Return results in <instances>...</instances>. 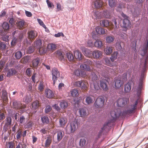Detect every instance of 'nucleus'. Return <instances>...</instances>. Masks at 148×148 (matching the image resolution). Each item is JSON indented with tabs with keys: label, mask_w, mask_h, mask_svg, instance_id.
Wrapping results in <instances>:
<instances>
[{
	"label": "nucleus",
	"mask_w": 148,
	"mask_h": 148,
	"mask_svg": "<svg viewBox=\"0 0 148 148\" xmlns=\"http://www.w3.org/2000/svg\"><path fill=\"white\" fill-rule=\"evenodd\" d=\"M92 54L94 58L100 59L102 57V52L99 50H96L92 52Z\"/></svg>",
	"instance_id": "obj_12"
},
{
	"label": "nucleus",
	"mask_w": 148,
	"mask_h": 148,
	"mask_svg": "<svg viewBox=\"0 0 148 148\" xmlns=\"http://www.w3.org/2000/svg\"><path fill=\"white\" fill-rule=\"evenodd\" d=\"M89 78L93 80H95L97 79V77L94 72H92L89 76Z\"/></svg>",
	"instance_id": "obj_48"
},
{
	"label": "nucleus",
	"mask_w": 148,
	"mask_h": 148,
	"mask_svg": "<svg viewBox=\"0 0 148 148\" xmlns=\"http://www.w3.org/2000/svg\"><path fill=\"white\" fill-rule=\"evenodd\" d=\"M57 140L58 142L60 141L62 139L64 136V133L61 131L57 132Z\"/></svg>",
	"instance_id": "obj_28"
},
{
	"label": "nucleus",
	"mask_w": 148,
	"mask_h": 148,
	"mask_svg": "<svg viewBox=\"0 0 148 148\" xmlns=\"http://www.w3.org/2000/svg\"><path fill=\"white\" fill-rule=\"evenodd\" d=\"M129 99L127 98H120L117 101V104L119 107H122L127 104Z\"/></svg>",
	"instance_id": "obj_9"
},
{
	"label": "nucleus",
	"mask_w": 148,
	"mask_h": 148,
	"mask_svg": "<svg viewBox=\"0 0 148 148\" xmlns=\"http://www.w3.org/2000/svg\"><path fill=\"white\" fill-rule=\"evenodd\" d=\"M118 52L117 51L114 52L110 58V59L112 62H113L117 58Z\"/></svg>",
	"instance_id": "obj_39"
},
{
	"label": "nucleus",
	"mask_w": 148,
	"mask_h": 148,
	"mask_svg": "<svg viewBox=\"0 0 148 148\" xmlns=\"http://www.w3.org/2000/svg\"><path fill=\"white\" fill-rule=\"evenodd\" d=\"M115 38L113 36H108L106 37V42L107 43H111L114 41Z\"/></svg>",
	"instance_id": "obj_24"
},
{
	"label": "nucleus",
	"mask_w": 148,
	"mask_h": 148,
	"mask_svg": "<svg viewBox=\"0 0 148 148\" xmlns=\"http://www.w3.org/2000/svg\"><path fill=\"white\" fill-rule=\"evenodd\" d=\"M27 35L28 39L32 41L37 37L38 33L35 31L31 30L27 32Z\"/></svg>",
	"instance_id": "obj_7"
},
{
	"label": "nucleus",
	"mask_w": 148,
	"mask_h": 148,
	"mask_svg": "<svg viewBox=\"0 0 148 148\" xmlns=\"http://www.w3.org/2000/svg\"><path fill=\"white\" fill-rule=\"evenodd\" d=\"M56 56L60 60H62L64 58V53L62 51L58 50L56 52Z\"/></svg>",
	"instance_id": "obj_23"
},
{
	"label": "nucleus",
	"mask_w": 148,
	"mask_h": 148,
	"mask_svg": "<svg viewBox=\"0 0 148 148\" xmlns=\"http://www.w3.org/2000/svg\"><path fill=\"white\" fill-rule=\"evenodd\" d=\"M34 50V47L33 46H31L27 49V52L28 53L31 54L33 53Z\"/></svg>",
	"instance_id": "obj_50"
},
{
	"label": "nucleus",
	"mask_w": 148,
	"mask_h": 148,
	"mask_svg": "<svg viewBox=\"0 0 148 148\" xmlns=\"http://www.w3.org/2000/svg\"><path fill=\"white\" fill-rule=\"evenodd\" d=\"M131 83L129 82L125 85L124 90L125 92H129L131 90Z\"/></svg>",
	"instance_id": "obj_37"
},
{
	"label": "nucleus",
	"mask_w": 148,
	"mask_h": 148,
	"mask_svg": "<svg viewBox=\"0 0 148 148\" xmlns=\"http://www.w3.org/2000/svg\"><path fill=\"white\" fill-rule=\"evenodd\" d=\"M17 73L16 71L14 69H8L7 72L6 76L8 77L14 75Z\"/></svg>",
	"instance_id": "obj_21"
},
{
	"label": "nucleus",
	"mask_w": 148,
	"mask_h": 148,
	"mask_svg": "<svg viewBox=\"0 0 148 148\" xmlns=\"http://www.w3.org/2000/svg\"><path fill=\"white\" fill-rule=\"evenodd\" d=\"M42 46L41 40L40 39H36L34 41V47L37 48H39Z\"/></svg>",
	"instance_id": "obj_26"
},
{
	"label": "nucleus",
	"mask_w": 148,
	"mask_h": 148,
	"mask_svg": "<svg viewBox=\"0 0 148 148\" xmlns=\"http://www.w3.org/2000/svg\"><path fill=\"white\" fill-rule=\"evenodd\" d=\"M121 111L119 109H115L111 112V115L113 119L109 120L108 122L105 123L103 127L100 130L98 134V137L99 138L104 132L107 131L109 127H111L113 124L114 120L119 118L121 115Z\"/></svg>",
	"instance_id": "obj_1"
},
{
	"label": "nucleus",
	"mask_w": 148,
	"mask_h": 148,
	"mask_svg": "<svg viewBox=\"0 0 148 148\" xmlns=\"http://www.w3.org/2000/svg\"><path fill=\"white\" fill-rule=\"evenodd\" d=\"M79 112L80 116L81 117H84L87 115L86 109L81 108L79 110Z\"/></svg>",
	"instance_id": "obj_32"
},
{
	"label": "nucleus",
	"mask_w": 148,
	"mask_h": 148,
	"mask_svg": "<svg viewBox=\"0 0 148 148\" xmlns=\"http://www.w3.org/2000/svg\"><path fill=\"white\" fill-rule=\"evenodd\" d=\"M103 13L96 11L93 12L92 15V18L94 19H97L101 18L103 17L108 18L110 16V12L107 10H105L103 11Z\"/></svg>",
	"instance_id": "obj_2"
},
{
	"label": "nucleus",
	"mask_w": 148,
	"mask_h": 148,
	"mask_svg": "<svg viewBox=\"0 0 148 148\" xmlns=\"http://www.w3.org/2000/svg\"><path fill=\"white\" fill-rule=\"evenodd\" d=\"M115 87L116 88H120L123 84V82L121 79L118 78L115 79Z\"/></svg>",
	"instance_id": "obj_20"
},
{
	"label": "nucleus",
	"mask_w": 148,
	"mask_h": 148,
	"mask_svg": "<svg viewBox=\"0 0 148 148\" xmlns=\"http://www.w3.org/2000/svg\"><path fill=\"white\" fill-rule=\"evenodd\" d=\"M77 124L75 121H74L71 123L70 125V129L71 132H74L76 129Z\"/></svg>",
	"instance_id": "obj_31"
},
{
	"label": "nucleus",
	"mask_w": 148,
	"mask_h": 148,
	"mask_svg": "<svg viewBox=\"0 0 148 148\" xmlns=\"http://www.w3.org/2000/svg\"><path fill=\"white\" fill-rule=\"evenodd\" d=\"M148 68V62L147 60H145L144 64L143 67V72H146Z\"/></svg>",
	"instance_id": "obj_56"
},
{
	"label": "nucleus",
	"mask_w": 148,
	"mask_h": 148,
	"mask_svg": "<svg viewBox=\"0 0 148 148\" xmlns=\"http://www.w3.org/2000/svg\"><path fill=\"white\" fill-rule=\"evenodd\" d=\"M41 120L44 124H48L49 122V119L48 117L44 116L41 117Z\"/></svg>",
	"instance_id": "obj_44"
},
{
	"label": "nucleus",
	"mask_w": 148,
	"mask_h": 148,
	"mask_svg": "<svg viewBox=\"0 0 148 148\" xmlns=\"http://www.w3.org/2000/svg\"><path fill=\"white\" fill-rule=\"evenodd\" d=\"M112 47L109 46H107L104 50V52L107 55H110L112 52Z\"/></svg>",
	"instance_id": "obj_27"
},
{
	"label": "nucleus",
	"mask_w": 148,
	"mask_h": 148,
	"mask_svg": "<svg viewBox=\"0 0 148 148\" xmlns=\"http://www.w3.org/2000/svg\"><path fill=\"white\" fill-rule=\"evenodd\" d=\"M6 123L3 126V128L6 131L8 129V126L11 124L12 119L10 116L7 117L5 119Z\"/></svg>",
	"instance_id": "obj_17"
},
{
	"label": "nucleus",
	"mask_w": 148,
	"mask_h": 148,
	"mask_svg": "<svg viewBox=\"0 0 148 148\" xmlns=\"http://www.w3.org/2000/svg\"><path fill=\"white\" fill-rule=\"evenodd\" d=\"M143 81H139L138 88V92H140L143 89Z\"/></svg>",
	"instance_id": "obj_51"
},
{
	"label": "nucleus",
	"mask_w": 148,
	"mask_h": 148,
	"mask_svg": "<svg viewBox=\"0 0 148 148\" xmlns=\"http://www.w3.org/2000/svg\"><path fill=\"white\" fill-rule=\"evenodd\" d=\"M28 57L26 56L23 57L21 59V62L23 64H25L28 62Z\"/></svg>",
	"instance_id": "obj_63"
},
{
	"label": "nucleus",
	"mask_w": 148,
	"mask_h": 148,
	"mask_svg": "<svg viewBox=\"0 0 148 148\" xmlns=\"http://www.w3.org/2000/svg\"><path fill=\"white\" fill-rule=\"evenodd\" d=\"M56 46L55 44L51 43L49 44L47 47L48 52L50 51L51 53L54 51L56 49Z\"/></svg>",
	"instance_id": "obj_16"
},
{
	"label": "nucleus",
	"mask_w": 148,
	"mask_h": 148,
	"mask_svg": "<svg viewBox=\"0 0 148 148\" xmlns=\"http://www.w3.org/2000/svg\"><path fill=\"white\" fill-rule=\"evenodd\" d=\"M38 49H39V52L40 55L44 54L46 52H48L47 48H46L45 46H41Z\"/></svg>",
	"instance_id": "obj_33"
},
{
	"label": "nucleus",
	"mask_w": 148,
	"mask_h": 148,
	"mask_svg": "<svg viewBox=\"0 0 148 148\" xmlns=\"http://www.w3.org/2000/svg\"><path fill=\"white\" fill-rule=\"evenodd\" d=\"M75 85L76 86L80 87L83 91H86L88 89V84L84 80L78 81L75 82Z\"/></svg>",
	"instance_id": "obj_4"
},
{
	"label": "nucleus",
	"mask_w": 148,
	"mask_h": 148,
	"mask_svg": "<svg viewBox=\"0 0 148 148\" xmlns=\"http://www.w3.org/2000/svg\"><path fill=\"white\" fill-rule=\"evenodd\" d=\"M6 146L7 148H15V143L13 141L6 142Z\"/></svg>",
	"instance_id": "obj_41"
},
{
	"label": "nucleus",
	"mask_w": 148,
	"mask_h": 148,
	"mask_svg": "<svg viewBox=\"0 0 148 148\" xmlns=\"http://www.w3.org/2000/svg\"><path fill=\"white\" fill-rule=\"evenodd\" d=\"M108 4L111 8L115 7L117 3L116 0H108Z\"/></svg>",
	"instance_id": "obj_35"
},
{
	"label": "nucleus",
	"mask_w": 148,
	"mask_h": 148,
	"mask_svg": "<svg viewBox=\"0 0 148 148\" xmlns=\"http://www.w3.org/2000/svg\"><path fill=\"white\" fill-rule=\"evenodd\" d=\"M40 61V60L38 58L34 59L32 61L33 67L34 68L38 66Z\"/></svg>",
	"instance_id": "obj_36"
},
{
	"label": "nucleus",
	"mask_w": 148,
	"mask_h": 148,
	"mask_svg": "<svg viewBox=\"0 0 148 148\" xmlns=\"http://www.w3.org/2000/svg\"><path fill=\"white\" fill-rule=\"evenodd\" d=\"M85 50L84 52V55L87 57H90L92 53V51L87 49H85Z\"/></svg>",
	"instance_id": "obj_45"
},
{
	"label": "nucleus",
	"mask_w": 148,
	"mask_h": 148,
	"mask_svg": "<svg viewBox=\"0 0 148 148\" xmlns=\"http://www.w3.org/2000/svg\"><path fill=\"white\" fill-rule=\"evenodd\" d=\"M100 70H98V73L103 77L108 78L109 77V73L111 71V69L108 67L101 66Z\"/></svg>",
	"instance_id": "obj_3"
},
{
	"label": "nucleus",
	"mask_w": 148,
	"mask_h": 148,
	"mask_svg": "<svg viewBox=\"0 0 148 148\" xmlns=\"http://www.w3.org/2000/svg\"><path fill=\"white\" fill-rule=\"evenodd\" d=\"M52 110V108L49 105H48L46 106L45 110V112L46 113H48L50 112Z\"/></svg>",
	"instance_id": "obj_62"
},
{
	"label": "nucleus",
	"mask_w": 148,
	"mask_h": 148,
	"mask_svg": "<svg viewBox=\"0 0 148 148\" xmlns=\"http://www.w3.org/2000/svg\"><path fill=\"white\" fill-rule=\"evenodd\" d=\"M103 3L102 0H96L93 2V5L95 8L99 9L102 7Z\"/></svg>",
	"instance_id": "obj_15"
},
{
	"label": "nucleus",
	"mask_w": 148,
	"mask_h": 148,
	"mask_svg": "<svg viewBox=\"0 0 148 148\" xmlns=\"http://www.w3.org/2000/svg\"><path fill=\"white\" fill-rule=\"evenodd\" d=\"M44 86L43 83L42 82H40L38 86V90L40 92H42L43 91L44 88Z\"/></svg>",
	"instance_id": "obj_59"
},
{
	"label": "nucleus",
	"mask_w": 148,
	"mask_h": 148,
	"mask_svg": "<svg viewBox=\"0 0 148 148\" xmlns=\"http://www.w3.org/2000/svg\"><path fill=\"white\" fill-rule=\"evenodd\" d=\"M59 124L60 127H64L67 122V120L66 118H61L59 119Z\"/></svg>",
	"instance_id": "obj_30"
},
{
	"label": "nucleus",
	"mask_w": 148,
	"mask_h": 148,
	"mask_svg": "<svg viewBox=\"0 0 148 148\" xmlns=\"http://www.w3.org/2000/svg\"><path fill=\"white\" fill-rule=\"evenodd\" d=\"M45 96L48 98L58 99L54 95V93H45Z\"/></svg>",
	"instance_id": "obj_43"
},
{
	"label": "nucleus",
	"mask_w": 148,
	"mask_h": 148,
	"mask_svg": "<svg viewBox=\"0 0 148 148\" xmlns=\"http://www.w3.org/2000/svg\"><path fill=\"white\" fill-rule=\"evenodd\" d=\"M60 108L62 109L66 108L68 106V103L64 100H62L59 104Z\"/></svg>",
	"instance_id": "obj_34"
},
{
	"label": "nucleus",
	"mask_w": 148,
	"mask_h": 148,
	"mask_svg": "<svg viewBox=\"0 0 148 148\" xmlns=\"http://www.w3.org/2000/svg\"><path fill=\"white\" fill-rule=\"evenodd\" d=\"M52 79L53 81V84H55V81L57 79V78L60 77V73L56 68H53L52 71Z\"/></svg>",
	"instance_id": "obj_8"
},
{
	"label": "nucleus",
	"mask_w": 148,
	"mask_h": 148,
	"mask_svg": "<svg viewBox=\"0 0 148 148\" xmlns=\"http://www.w3.org/2000/svg\"><path fill=\"white\" fill-rule=\"evenodd\" d=\"M94 46L98 48H101L103 46V44L101 41L97 39L95 42Z\"/></svg>",
	"instance_id": "obj_29"
},
{
	"label": "nucleus",
	"mask_w": 148,
	"mask_h": 148,
	"mask_svg": "<svg viewBox=\"0 0 148 148\" xmlns=\"http://www.w3.org/2000/svg\"><path fill=\"white\" fill-rule=\"evenodd\" d=\"M13 105L14 108L17 109L24 108L26 107L25 105H24L23 106L20 103L15 101L13 102Z\"/></svg>",
	"instance_id": "obj_19"
},
{
	"label": "nucleus",
	"mask_w": 148,
	"mask_h": 148,
	"mask_svg": "<svg viewBox=\"0 0 148 148\" xmlns=\"http://www.w3.org/2000/svg\"><path fill=\"white\" fill-rule=\"evenodd\" d=\"M33 124L32 122L29 121L25 125V127L26 128H31L32 127Z\"/></svg>",
	"instance_id": "obj_64"
},
{
	"label": "nucleus",
	"mask_w": 148,
	"mask_h": 148,
	"mask_svg": "<svg viewBox=\"0 0 148 148\" xmlns=\"http://www.w3.org/2000/svg\"><path fill=\"white\" fill-rule=\"evenodd\" d=\"M96 31L97 34H104L106 33V31L104 29L99 27L96 28Z\"/></svg>",
	"instance_id": "obj_25"
},
{
	"label": "nucleus",
	"mask_w": 148,
	"mask_h": 148,
	"mask_svg": "<svg viewBox=\"0 0 148 148\" xmlns=\"http://www.w3.org/2000/svg\"><path fill=\"white\" fill-rule=\"evenodd\" d=\"M138 103V101H136L134 104L131 106V108H129L126 111V113L127 114H129L134 113L135 110L137 108Z\"/></svg>",
	"instance_id": "obj_10"
},
{
	"label": "nucleus",
	"mask_w": 148,
	"mask_h": 148,
	"mask_svg": "<svg viewBox=\"0 0 148 148\" xmlns=\"http://www.w3.org/2000/svg\"><path fill=\"white\" fill-rule=\"evenodd\" d=\"M100 24L102 27H107L109 26L111 28V27H113V23L111 22H109V21L106 19L102 20L100 21Z\"/></svg>",
	"instance_id": "obj_11"
},
{
	"label": "nucleus",
	"mask_w": 148,
	"mask_h": 148,
	"mask_svg": "<svg viewBox=\"0 0 148 148\" xmlns=\"http://www.w3.org/2000/svg\"><path fill=\"white\" fill-rule=\"evenodd\" d=\"M21 133L22 131L21 129H19L18 130L16 133V137L17 139H19L21 136H22Z\"/></svg>",
	"instance_id": "obj_54"
},
{
	"label": "nucleus",
	"mask_w": 148,
	"mask_h": 148,
	"mask_svg": "<svg viewBox=\"0 0 148 148\" xmlns=\"http://www.w3.org/2000/svg\"><path fill=\"white\" fill-rule=\"evenodd\" d=\"M66 56L69 61H72L74 59V56L72 53H66Z\"/></svg>",
	"instance_id": "obj_49"
},
{
	"label": "nucleus",
	"mask_w": 148,
	"mask_h": 148,
	"mask_svg": "<svg viewBox=\"0 0 148 148\" xmlns=\"http://www.w3.org/2000/svg\"><path fill=\"white\" fill-rule=\"evenodd\" d=\"M105 61L106 64L108 66H114L113 62H112L108 58H106L105 59Z\"/></svg>",
	"instance_id": "obj_46"
},
{
	"label": "nucleus",
	"mask_w": 148,
	"mask_h": 148,
	"mask_svg": "<svg viewBox=\"0 0 148 148\" xmlns=\"http://www.w3.org/2000/svg\"><path fill=\"white\" fill-rule=\"evenodd\" d=\"M86 143V140L84 138H81L79 141L80 146L83 147L85 146Z\"/></svg>",
	"instance_id": "obj_55"
},
{
	"label": "nucleus",
	"mask_w": 148,
	"mask_h": 148,
	"mask_svg": "<svg viewBox=\"0 0 148 148\" xmlns=\"http://www.w3.org/2000/svg\"><path fill=\"white\" fill-rule=\"evenodd\" d=\"M33 95H31L30 93L27 94L23 99V101L26 103H29L31 101L32 99V97H33Z\"/></svg>",
	"instance_id": "obj_22"
},
{
	"label": "nucleus",
	"mask_w": 148,
	"mask_h": 148,
	"mask_svg": "<svg viewBox=\"0 0 148 148\" xmlns=\"http://www.w3.org/2000/svg\"><path fill=\"white\" fill-rule=\"evenodd\" d=\"M6 45L5 43L0 42V49L3 50L6 49Z\"/></svg>",
	"instance_id": "obj_58"
},
{
	"label": "nucleus",
	"mask_w": 148,
	"mask_h": 148,
	"mask_svg": "<svg viewBox=\"0 0 148 148\" xmlns=\"http://www.w3.org/2000/svg\"><path fill=\"white\" fill-rule=\"evenodd\" d=\"M51 142V138H48L46 140L45 145L46 147H48L50 145Z\"/></svg>",
	"instance_id": "obj_57"
},
{
	"label": "nucleus",
	"mask_w": 148,
	"mask_h": 148,
	"mask_svg": "<svg viewBox=\"0 0 148 148\" xmlns=\"http://www.w3.org/2000/svg\"><path fill=\"white\" fill-rule=\"evenodd\" d=\"M131 24V22L130 20L127 18H124L123 20L122 26L123 30L126 31L130 27Z\"/></svg>",
	"instance_id": "obj_6"
},
{
	"label": "nucleus",
	"mask_w": 148,
	"mask_h": 148,
	"mask_svg": "<svg viewBox=\"0 0 148 148\" xmlns=\"http://www.w3.org/2000/svg\"><path fill=\"white\" fill-rule=\"evenodd\" d=\"M2 27L3 28L5 31H7L9 29V26L8 24L6 22H4L3 23Z\"/></svg>",
	"instance_id": "obj_53"
},
{
	"label": "nucleus",
	"mask_w": 148,
	"mask_h": 148,
	"mask_svg": "<svg viewBox=\"0 0 148 148\" xmlns=\"http://www.w3.org/2000/svg\"><path fill=\"white\" fill-rule=\"evenodd\" d=\"M105 102L104 97L102 96L98 97L95 101L94 105L96 108H100L102 107Z\"/></svg>",
	"instance_id": "obj_5"
},
{
	"label": "nucleus",
	"mask_w": 148,
	"mask_h": 148,
	"mask_svg": "<svg viewBox=\"0 0 148 148\" xmlns=\"http://www.w3.org/2000/svg\"><path fill=\"white\" fill-rule=\"evenodd\" d=\"M14 56L15 58L18 60L20 59L22 56V53L19 51H18L14 53Z\"/></svg>",
	"instance_id": "obj_42"
},
{
	"label": "nucleus",
	"mask_w": 148,
	"mask_h": 148,
	"mask_svg": "<svg viewBox=\"0 0 148 148\" xmlns=\"http://www.w3.org/2000/svg\"><path fill=\"white\" fill-rule=\"evenodd\" d=\"M107 81L104 79H101L100 80L101 87L105 91L107 90L108 89V87L107 84Z\"/></svg>",
	"instance_id": "obj_14"
},
{
	"label": "nucleus",
	"mask_w": 148,
	"mask_h": 148,
	"mask_svg": "<svg viewBox=\"0 0 148 148\" xmlns=\"http://www.w3.org/2000/svg\"><path fill=\"white\" fill-rule=\"evenodd\" d=\"M17 25L19 28H21L24 25V21H19L17 23Z\"/></svg>",
	"instance_id": "obj_61"
},
{
	"label": "nucleus",
	"mask_w": 148,
	"mask_h": 148,
	"mask_svg": "<svg viewBox=\"0 0 148 148\" xmlns=\"http://www.w3.org/2000/svg\"><path fill=\"white\" fill-rule=\"evenodd\" d=\"M74 56L75 58L78 59L79 61H80L82 60L83 57L81 53L78 50H76L74 51Z\"/></svg>",
	"instance_id": "obj_18"
},
{
	"label": "nucleus",
	"mask_w": 148,
	"mask_h": 148,
	"mask_svg": "<svg viewBox=\"0 0 148 148\" xmlns=\"http://www.w3.org/2000/svg\"><path fill=\"white\" fill-rule=\"evenodd\" d=\"M1 98L4 102H6L8 100V96L7 93H2Z\"/></svg>",
	"instance_id": "obj_47"
},
{
	"label": "nucleus",
	"mask_w": 148,
	"mask_h": 148,
	"mask_svg": "<svg viewBox=\"0 0 148 148\" xmlns=\"http://www.w3.org/2000/svg\"><path fill=\"white\" fill-rule=\"evenodd\" d=\"M80 68L81 70L89 71L90 69L89 66L86 64H82L80 66Z\"/></svg>",
	"instance_id": "obj_40"
},
{
	"label": "nucleus",
	"mask_w": 148,
	"mask_h": 148,
	"mask_svg": "<svg viewBox=\"0 0 148 148\" xmlns=\"http://www.w3.org/2000/svg\"><path fill=\"white\" fill-rule=\"evenodd\" d=\"M46 2L48 8L53 9L54 8V5L53 3L50 1L49 0H47Z\"/></svg>",
	"instance_id": "obj_60"
},
{
	"label": "nucleus",
	"mask_w": 148,
	"mask_h": 148,
	"mask_svg": "<svg viewBox=\"0 0 148 148\" xmlns=\"http://www.w3.org/2000/svg\"><path fill=\"white\" fill-rule=\"evenodd\" d=\"M33 70H34L33 69L28 68L26 69L25 73L27 76H30L32 75V71Z\"/></svg>",
	"instance_id": "obj_52"
},
{
	"label": "nucleus",
	"mask_w": 148,
	"mask_h": 148,
	"mask_svg": "<svg viewBox=\"0 0 148 148\" xmlns=\"http://www.w3.org/2000/svg\"><path fill=\"white\" fill-rule=\"evenodd\" d=\"M94 99V98L93 96H88L86 98V101L87 104H89L92 103Z\"/></svg>",
	"instance_id": "obj_38"
},
{
	"label": "nucleus",
	"mask_w": 148,
	"mask_h": 148,
	"mask_svg": "<svg viewBox=\"0 0 148 148\" xmlns=\"http://www.w3.org/2000/svg\"><path fill=\"white\" fill-rule=\"evenodd\" d=\"M41 106V104L38 100L34 101L32 104V109L33 110L35 113L36 112V110L38 109L39 107Z\"/></svg>",
	"instance_id": "obj_13"
}]
</instances>
